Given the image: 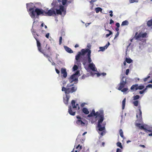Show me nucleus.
<instances>
[{"label":"nucleus","mask_w":152,"mask_h":152,"mask_svg":"<svg viewBox=\"0 0 152 152\" xmlns=\"http://www.w3.org/2000/svg\"><path fill=\"white\" fill-rule=\"evenodd\" d=\"M33 4L31 3L27 4V9H29L28 11L32 18H34L36 14L37 16L41 15H44V11L43 10L38 8L34 9L33 7Z\"/></svg>","instance_id":"1"},{"label":"nucleus","mask_w":152,"mask_h":152,"mask_svg":"<svg viewBox=\"0 0 152 152\" xmlns=\"http://www.w3.org/2000/svg\"><path fill=\"white\" fill-rule=\"evenodd\" d=\"M46 14L49 16H54L56 15L64 16L66 14V11L64 10L63 6H60L58 8L52 7L48 10Z\"/></svg>","instance_id":"2"},{"label":"nucleus","mask_w":152,"mask_h":152,"mask_svg":"<svg viewBox=\"0 0 152 152\" xmlns=\"http://www.w3.org/2000/svg\"><path fill=\"white\" fill-rule=\"evenodd\" d=\"M91 51L89 50L87 54V57L86 58L85 61L83 63V64L85 66L86 63L89 64L88 67L92 71L95 72H97V69L96 68L95 64L92 62V60L91 58Z\"/></svg>","instance_id":"3"},{"label":"nucleus","mask_w":152,"mask_h":152,"mask_svg":"<svg viewBox=\"0 0 152 152\" xmlns=\"http://www.w3.org/2000/svg\"><path fill=\"white\" fill-rule=\"evenodd\" d=\"M103 113V111H100V114L98 116L99 117V118L98 122L97 128L99 131L102 132H99V133L102 136L104 135L105 134V132L103 131L105 129V126H102L101 124L103 121L104 119Z\"/></svg>","instance_id":"4"},{"label":"nucleus","mask_w":152,"mask_h":152,"mask_svg":"<svg viewBox=\"0 0 152 152\" xmlns=\"http://www.w3.org/2000/svg\"><path fill=\"white\" fill-rule=\"evenodd\" d=\"M73 86V84H68L67 85L66 87H63L62 88V91H64L65 94H66L70 93H72L75 92L77 88L76 86H74L70 87Z\"/></svg>","instance_id":"5"},{"label":"nucleus","mask_w":152,"mask_h":152,"mask_svg":"<svg viewBox=\"0 0 152 152\" xmlns=\"http://www.w3.org/2000/svg\"><path fill=\"white\" fill-rule=\"evenodd\" d=\"M72 107L70 106L68 109L69 113L72 115H74L76 112L75 108L78 107V110L80 109L78 104H76L75 105V100H73L71 102Z\"/></svg>","instance_id":"6"},{"label":"nucleus","mask_w":152,"mask_h":152,"mask_svg":"<svg viewBox=\"0 0 152 152\" xmlns=\"http://www.w3.org/2000/svg\"><path fill=\"white\" fill-rule=\"evenodd\" d=\"M80 74L78 71H77L75 73L71 75L69 77V81L72 83L73 82H76L77 83L78 81V77Z\"/></svg>","instance_id":"7"},{"label":"nucleus","mask_w":152,"mask_h":152,"mask_svg":"<svg viewBox=\"0 0 152 152\" xmlns=\"http://www.w3.org/2000/svg\"><path fill=\"white\" fill-rule=\"evenodd\" d=\"M126 77H123L120 80V83L118 84L119 86L117 89L119 90H121L124 88L126 83Z\"/></svg>","instance_id":"8"},{"label":"nucleus","mask_w":152,"mask_h":152,"mask_svg":"<svg viewBox=\"0 0 152 152\" xmlns=\"http://www.w3.org/2000/svg\"><path fill=\"white\" fill-rule=\"evenodd\" d=\"M89 50L88 49H87L86 50L82 49L81 52H79L78 54L75 56V59L77 61H78L81 56L84 55L86 53H88Z\"/></svg>","instance_id":"9"},{"label":"nucleus","mask_w":152,"mask_h":152,"mask_svg":"<svg viewBox=\"0 0 152 152\" xmlns=\"http://www.w3.org/2000/svg\"><path fill=\"white\" fill-rule=\"evenodd\" d=\"M78 120L76 122L77 124L79 125L83 126L85 124V123H84L81 120V118L79 116L76 117Z\"/></svg>","instance_id":"10"},{"label":"nucleus","mask_w":152,"mask_h":152,"mask_svg":"<svg viewBox=\"0 0 152 152\" xmlns=\"http://www.w3.org/2000/svg\"><path fill=\"white\" fill-rule=\"evenodd\" d=\"M58 2H57L56 0H53V3L52 4V5L53 6V8H58L60 6H62L60 4H58Z\"/></svg>","instance_id":"11"},{"label":"nucleus","mask_w":152,"mask_h":152,"mask_svg":"<svg viewBox=\"0 0 152 152\" xmlns=\"http://www.w3.org/2000/svg\"><path fill=\"white\" fill-rule=\"evenodd\" d=\"M70 97V96L67 94L66 95L65 98L64 97V102L65 104H68V101Z\"/></svg>","instance_id":"12"},{"label":"nucleus","mask_w":152,"mask_h":152,"mask_svg":"<svg viewBox=\"0 0 152 152\" xmlns=\"http://www.w3.org/2000/svg\"><path fill=\"white\" fill-rule=\"evenodd\" d=\"M64 48L65 49V50L68 52L72 53H73L72 50L69 48H68L67 46H64Z\"/></svg>","instance_id":"13"},{"label":"nucleus","mask_w":152,"mask_h":152,"mask_svg":"<svg viewBox=\"0 0 152 152\" xmlns=\"http://www.w3.org/2000/svg\"><path fill=\"white\" fill-rule=\"evenodd\" d=\"M35 39H36V40L37 41V46L38 47V50L39 51V52L41 51H42V50H41V44H40V43L37 40V39H36V38H35Z\"/></svg>","instance_id":"14"},{"label":"nucleus","mask_w":152,"mask_h":152,"mask_svg":"<svg viewBox=\"0 0 152 152\" xmlns=\"http://www.w3.org/2000/svg\"><path fill=\"white\" fill-rule=\"evenodd\" d=\"M91 113L93 114V115L94 116H97L100 114V112H97L96 113H95V111L93 110Z\"/></svg>","instance_id":"15"},{"label":"nucleus","mask_w":152,"mask_h":152,"mask_svg":"<svg viewBox=\"0 0 152 152\" xmlns=\"http://www.w3.org/2000/svg\"><path fill=\"white\" fill-rule=\"evenodd\" d=\"M137 32L135 34V39L136 40H140L141 37V34H140V33H139L137 35Z\"/></svg>","instance_id":"16"},{"label":"nucleus","mask_w":152,"mask_h":152,"mask_svg":"<svg viewBox=\"0 0 152 152\" xmlns=\"http://www.w3.org/2000/svg\"><path fill=\"white\" fill-rule=\"evenodd\" d=\"M138 84H135L132 85L131 87V89L132 90L135 89L136 90H138Z\"/></svg>","instance_id":"17"},{"label":"nucleus","mask_w":152,"mask_h":152,"mask_svg":"<svg viewBox=\"0 0 152 152\" xmlns=\"http://www.w3.org/2000/svg\"><path fill=\"white\" fill-rule=\"evenodd\" d=\"M95 10L96 13H98L99 12H102V9L100 7L96 8Z\"/></svg>","instance_id":"18"},{"label":"nucleus","mask_w":152,"mask_h":152,"mask_svg":"<svg viewBox=\"0 0 152 152\" xmlns=\"http://www.w3.org/2000/svg\"><path fill=\"white\" fill-rule=\"evenodd\" d=\"M82 111L83 113L86 114H88L89 113L88 109L86 108H83V109Z\"/></svg>","instance_id":"19"},{"label":"nucleus","mask_w":152,"mask_h":152,"mask_svg":"<svg viewBox=\"0 0 152 152\" xmlns=\"http://www.w3.org/2000/svg\"><path fill=\"white\" fill-rule=\"evenodd\" d=\"M125 102H126V99L125 98L123 100L122 102V109L123 110H124V109L125 105Z\"/></svg>","instance_id":"20"},{"label":"nucleus","mask_w":152,"mask_h":152,"mask_svg":"<svg viewBox=\"0 0 152 152\" xmlns=\"http://www.w3.org/2000/svg\"><path fill=\"white\" fill-rule=\"evenodd\" d=\"M107 48L105 47V46L104 47H100L99 48L100 49V50H99V51H104L105 50V49H107Z\"/></svg>","instance_id":"21"},{"label":"nucleus","mask_w":152,"mask_h":152,"mask_svg":"<svg viewBox=\"0 0 152 152\" xmlns=\"http://www.w3.org/2000/svg\"><path fill=\"white\" fill-rule=\"evenodd\" d=\"M128 24V22L127 20H125L122 22L121 26L127 25Z\"/></svg>","instance_id":"22"},{"label":"nucleus","mask_w":152,"mask_h":152,"mask_svg":"<svg viewBox=\"0 0 152 152\" xmlns=\"http://www.w3.org/2000/svg\"><path fill=\"white\" fill-rule=\"evenodd\" d=\"M147 25L148 26H152V20H149L147 22Z\"/></svg>","instance_id":"23"},{"label":"nucleus","mask_w":152,"mask_h":152,"mask_svg":"<svg viewBox=\"0 0 152 152\" xmlns=\"http://www.w3.org/2000/svg\"><path fill=\"white\" fill-rule=\"evenodd\" d=\"M126 61L128 63H130L132 61V60L130 58H126Z\"/></svg>","instance_id":"24"},{"label":"nucleus","mask_w":152,"mask_h":152,"mask_svg":"<svg viewBox=\"0 0 152 152\" xmlns=\"http://www.w3.org/2000/svg\"><path fill=\"white\" fill-rule=\"evenodd\" d=\"M107 31H108L109 32V34H106V37H109L110 35L112 34V33L111 32V31H110L108 29L106 30Z\"/></svg>","instance_id":"25"},{"label":"nucleus","mask_w":152,"mask_h":152,"mask_svg":"<svg viewBox=\"0 0 152 152\" xmlns=\"http://www.w3.org/2000/svg\"><path fill=\"white\" fill-rule=\"evenodd\" d=\"M133 104L135 106H137L138 105L139 101L138 100H135L133 102Z\"/></svg>","instance_id":"26"},{"label":"nucleus","mask_w":152,"mask_h":152,"mask_svg":"<svg viewBox=\"0 0 152 152\" xmlns=\"http://www.w3.org/2000/svg\"><path fill=\"white\" fill-rule=\"evenodd\" d=\"M133 99L134 100H136L140 98V96L138 95H137L135 96H134L133 97Z\"/></svg>","instance_id":"27"},{"label":"nucleus","mask_w":152,"mask_h":152,"mask_svg":"<svg viewBox=\"0 0 152 152\" xmlns=\"http://www.w3.org/2000/svg\"><path fill=\"white\" fill-rule=\"evenodd\" d=\"M119 134L120 136L121 137L123 138H124V135H123V132L122 131V130L121 129L119 131Z\"/></svg>","instance_id":"28"},{"label":"nucleus","mask_w":152,"mask_h":152,"mask_svg":"<svg viewBox=\"0 0 152 152\" xmlns=\"http://www.w3.org/2000/svg\"><path fill=\"white\" fill-rule=\"evenodd\" d=\"M139 0H129L130 3H132L134 2H138Z\"/></svg>","instance_id":"29"},{"label":"nucleus","mask_w":152,"mask_h":152,"mask_svg":"<svg viewBox=\"0 0 152 152\" xmlns=\"http://www.w3.org/2000/svg\"><path fill=\"white\" fill-rule=\"evenodd\" d=\"M42 53L44 56L46 57L47 58H50V57L48 55V54H45L43 51V50L41 51L40 52Z\"/></svg>","instance_id":"30"},{"label":"nucleus","mask_w":152,"mask_h":152,"mask_svg":"<svg viewBox=\"0 0 152 152\" xmlns=\"http://www.w3.org/2000/svg\"><path fill=\"white\" fill-rule=\"evenodd\" d=\"M117 146L121 148H123V147L122 146L121 143L120 142H118L116 143Z\"/></svg>","instance_id":"31"},{"label":"nucleus","mask_w":152,"mask_h":152,"mask_svg":"<svg viewBox=\"0 0 152 152\" xmlns=\"http://www.w3.org/2000/svg\"><path fill=\"white\" fill-rule=\"evenodd\" d=\"M144 88V86L143 85L138 86V89L142 90Z\"/></svg>","instance_id":"32"},{"label":"nucleus","mask_w":152,"mask_h":152,"mask_svg":"<svg viewBox=\"0 0 152 152\" xmlns=\"http://www.w3.org/2000/svg\"><path fill=\"white\" fill-rule=\"evenodd\" d=\"M140 34H141V36L142 38H144L147 35V34L146 33L142 34L140 33Z\"/></svg>","instance_id":"33"},{"label":"nucleus","mask_w":152,"mask_h":152,"mask_svg":"<svg viewBox=\"0 0 152 152\" xmlns=\"http://www.w3.org/2000/svg\"><path fill=\"white\" fill-rule=\"evenodd\" d=\"M128 88H124L123 89H122L120 91H121L122 92H123L124 93H125V92L127 91L128 90Z\"/></svg>","instance_id":"34"},{"label":"nucleus","mask_w":152,"mask_h":152,"mask_svg":"<svg viewBox=\"0 0 152 152\" xmlns=\"http://www.w3.org/2000/svg\"><path fill=\"white\" fill-rule=\"evenodd\" d=\"M78 66L76 65H75L72 68L73 71H75L77 70L78 69Z\"/></svg>","instance_id":"35"},{"label":"nucleus","mask_w":152,"mask_h":152,"mask_svg":"<svg viewBox=\"0 0 152 152\" xmlns=\"http://www.w3.org/2000/svg\"><path fill=\"white\" fill-rule=\"evenodd\" d=\"M80 147V148L78 149V152H79V151L80 150H81L82 149V146L81 145H78L76 147V149H77L78 148V147Z\"/></svg>","instance_id":"36"},{"label":"nucleus","mask_w":152,"mask_h":152,"mask_svg":"<svg viewBox=\"0 0 152 152\" xmlns=\"http://www.w3.org/2000/svg\"><path fill=\"white\" fill-rule=\"evenodd\" d=\"M66 72V70L65 69H61V72L62 74H64L65 72Z\"/></svg>","instance_id":"37"},{"label":"nucleus","mask_w":152,"mask_h":152,"mask_svg":"<svg viewBox=\"0 0 152 152\" xmlns=\"http://www.w3.org/2000/svg\"><path fill=\"white\" fill-rule=\"evenodd\" d=\"M139 117H140V118H141L142 117V112L141 110L140 109H139Z\"/></svg>","instance_id":"38"},{"label":"nucleus","mask_w":152,"mask_h":152,"mask_svg":"<svg viewBox=\"0 0 152 152\" xmlns=\"http://www.w3.org/2000/svg\"><path fill=\"white\" fill-rule=\"evenodd\" d=\"M66 0H62V2L63 5H65L66 3Z\"/></svg>","instance_id":"39"},{"label":"nucleus","mask_w":152,"mask_h":152,"mask_svg":"<svg viewBox=\"0 0 152 152\" xmlns=\"http://www.w3.org/2000/svg\"><path fill=\"white\" fill-rule=\"evenodd\" d=\"M62 40V37H60L59 38V44L60 45L61 44Z\"/></svg>","instance_id":"40"},{"label":"nucleus","mask_w":152,"mask_h":152,"mask_svg":"<svg viewBox=\"0 0 152 152\" xmlns=\"http://www.w3.org/2000/svg\"><path fill=\"white\" fill-rule=\"evenodd\" d=\"M145 132H147L148 133L149 132H151V130H148L146 129H145Z\"/></svg>","instance_id":"41"},{"label":"nucleus","mask_w":152,"mask_h":152,"mask_svg":"<svg viewBox=\"0 0 152 152\" xmlns=\"http://www.w3.org/2000/svg\"><path fill=\"white\" fill-rule=\"evenodd\" d=\"M109 12L110 13V16L111 17H112L113 16V11L112 10H110L109 11Z\"/></svg>","instance_id":"42"},{"label":"nucleus","mask_w":152,"mask_h":152,"mask_svg":"<svg viewBox=\"0 0 152 152\" xmlns=\"http://www.w3.org/2000/svg\"><path fill=\"white\" fill-rule=\"evenodd\" d=\"M129 69H127L126 70V75H127L129 73Z\"/></svg>","instance_id":"43"},{"label":"nucleus","mask_w":152,"mask_h":152,"mask_svg":"<svg viewBox=\"0 0 152 152\" xmlns=\"http://www.w3.org/2000/svg\"><path fill=\"white\" fill-rule=\"evenodd\" d=\"M63 74V77H64L65 78L67 76V74L66 72H65V73Z\"/></svg>","instance_id":"44"},{"label":"nucleus","mask_w":152,"mask_h":152,"mask_svg":"<svg viewBox=\"0 0 152 152\" xmlns=\"http://www.w3.org/2000/svg\"><path fill=\"white\" fill-rule=\"evenodd\" d=\"M152 88V84H149L146 86V88Z\"/></svg>","instance_id":"45"},{"label":"nucleus","mask_w":152,"mask_h":152,"mask_svg":"<svg viewBox=\"0 0 152 152\" xmlns=\"http://www.w3.org/2000/svg\"><path fill=\"white\" fill-rule=\"evenodd\" d=\"M118 35H119V32H117L115 36L114 39H115L118 36Z\"/></svg>","instance_id":"46"},{"label":"nucleus","mask_w":152,"mask_h":152,"mask_svg":"<svg viewBox=\"0 0 152 152\" xmlns=\"http://www.w3.org/2000/svg\"><path fill=\"white\" fill-rule=\"evenodd\" d=\"M136 126H137V127H140V126H141V124H137L136 125Z\"/></svg>","instance_id":"47"},{"label":"nucleus","mask_w":152,"mask_h":152,"mask_svg":"<svg viewBox=\"0 0 152 152\" xmlns=\"http://www.w3.org/2000/svg\"><path fill=\"white\" fill-rule=\"evenodd\" d=\"M49 34H50L49 33L45 35L46 37L47 38H49Z\"/></svg>","instance_id":"48"},{"label":"nucleus","mask_w":152,"mask_h":152,"mask_svg":"<svg viewBox=\"0 0 152 152\" xmlns=\"http://www.w3.org/2000/svg\"><path fill=\"white\" fill-rule=\"evenodd\" d=\"M116 26H117L118 28L120 26V24L118 23H117L116 24Z\"/></svg>","instance_id":"49"},{"label":"nucleus","mask_w":152,"mask_h":152,"mask_svg":"<svg viewBox=\"0 0 152 152\" xmlns=\"http://www.w3.org/2000/svg\"><path fill=\"white\" fill-rule=\"evenodd\" d=\"M110 45V43L109 42H108V44H106L105 46V47L107 48L108 46Z\"/></svg>","instance_id":"50"},{"label":"nucleus","mask_w":152,"mask_h":152,"mask_svg":"<svg viewBox=\"0 0 152 152\" xmlns=\"http://www.w3.org/2000/svg\"><path fill=\"white\" fill-rule=\"evenodd\" d=\"M96 1L97 0H91V1H90V3H92L96 2Z\"/></svg>","instance_id":"51"},{"label":"nucleus","mask_w":152,"mask_h":152,"mask_svg":"<svg viewBox=\"0 0 152 152\" xmlns=\"http://www.w3.org/2000/svg\"><path fill=\"white\" fill-rule=\"evenodd\" d=\"M140 128L141 129H143L144 130H145V128L144 127V126H140Z\"/></svg>","instance_id":"52"},{"label":"nucleus","mask_w":152,"mask_h":152,"mask_svg":"<svg viewBox=\"0 0 152 152\" xmlns=\"http://www.w3.org/2000/svg\"><path fill=\"white\" fill-rule=\"evenodd\" d=\"M93 115V114L91 113L88 115V117H90L92 116Z\"/></svg>","instance_id":"53"},{"label":"nucleus","mask_w":152,"mask_h":152,"mask_svg":"<svg viewBox=\"0 0 152 152\" xmlns=\"http://www.w3.org/2000/svg\"><path fill=\"white\" fill-rule=\"evenodd\" d=\"M114 23V21L112 19H110V24H111Z\"/></svg>","instance_id":"54"},{"label":"nucleus","mask_w":152,"mask_h":152,"mask_svg":"<svg viewBox=\"0 0 152 152\" xmlns=\"http://www.w3.org/2000/svg\"><path fill=\"white\" fill-rule=\"evenodd\" d=\"M95 74L97 75V77H99L101 75V74L99 73H96Z\"/></svg>","instance_id":"55"},{"label":"nucleus","mask_w":152,"mask_h":152,"mask_svg":"<svg viewBox=\"0 0 152 152\" xmlns=\"http://www.w3.org/2000/svg\"><path fill=\"white\" fill-rule=\"evenodd\" d=\"M91 24V23H86L85 25L86 27H87V26H88V25H90Z\"/></svg>","instance_id":"56"},{"label":"nucleus","mask_w":152,"mask_h":152,"mask_svg":"<svg viewBox=\"0 0 152 152\" xmlns=\"http://www.w3.org/2000/svg\"><path fill=\"white\" fill-rule=\"evenodd\" d=\"M86 104V103H82L81 104V106L82 107H83L84 105Z\"/></svg>","instance_id":"57"},{"label":"nucleus","mask_w":152,"mask_h":152,"mask_svg":"<svg viewBox=\"0 0 152 152\" xmlns=\"http://www.w3.org/2000/svg\"><path fill=\"white\" fill-rule=\"evenodd\" d=\"M144 92V91H143V90L142 91H140V92H139V93L140 94H143Z\"/></svg>","instance_id":"58"},{"label":"nucleus","mask_w":152,"mask_h":152,"mask_svg":"<svg viewBox=\"0 0 152 152\" xmlns=\"http://www.w3.org/2000/svg\"><path fill=\"white\" fill-rule=\"evenodd\" d=\"M56 72L57 73L59 74L60 72L57 69H56Z\"/></svg>","instance_id":"59"},{"label":"nucleus","mask_w":152,"mask_h":152,"mask_svg":"<svg viewBox=\"0 0 152 152\" xmlns=\"http://www.w3.org/2000/svg\"><path fill=\"white\" fill-rule=\"evenodd\" d=\"M59 56V55H58V54H56V59H58V56Z\"/></svg>","instance_id":"60"},{"label":"nucleus","mask_w":152,"mask_h":152,"mask_svg":"<svg viewBox=\"0 0 152 152\" xmlns=\"http://www.w3.org/2000/svg\"><path fill=\"white\" fill-rule=\"evenodd\" d=\"M106 75V74L105 73H101V75H102L103 76L105 75Z\"/></svg>","instance_id":"61"},{"label":"nucleus","mask_w":152,"mask_h":152,"mask_svg":"<svg viewBox=\"0 0 152 152\" xmlns=\"http://www.w3.org/2000/svg\"><path fill=\"white\" fill-rule=\"evenodd\" d=\"M120 151H121L120 149H119V148H117V149L116 152H119Z\"/></svg>","instance_id":"62"},{"label":"nucleus","mask_w":152,"mask_h":152,"mask_svg":"<svg viewBox=\"0 0 152 152\" xmlns=\"http://www.w3.org/2000/svg\"><path fill=\"white\" fill-rule=\"evenodd\" d=\"M148 79L146 78H145L144 79V81H145V82Z\"/></svg>","instance_id":"63"},{"label":"nucleus","mask_w":152,"mask_h":152,"mask_svg":"<svg viewBox=\"0 0 152 152\" xmlns=\"http://www.w3.org/2000/svg\"><path fill=\"white\" fill-rule=\"evenodd\" d=\"M148 135L150 136H152V133H151L148 134Z\"/></svg>","instance_id":"64"}]
</instances>
